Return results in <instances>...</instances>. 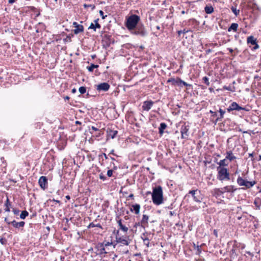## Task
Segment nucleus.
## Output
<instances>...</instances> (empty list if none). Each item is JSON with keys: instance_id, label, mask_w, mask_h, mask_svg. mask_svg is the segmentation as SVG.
Wrapping results in <instances>:
<instances>
[{"instance_id": "obj_57", "label": "nucleus", "mask_w": 261, "mask_h": 261, "mask_svg": "<svg viewBox=\"0 0 261 261\" xmlns=\"http://www.w3.org/2000/svg\"><path fill=\"white\" fill-rule=\"evenodd\" d=\"M102 155L104 156L105 159H108V156H107V155L105 153H103L101 155H99V157L100 158V156H101Z\"/></svg>"}, {"instance_id": "obj_15", "label": "nucleus", "mask_w": 261, "mask_h": 261, "mask_svg": "<svg viewBox=\"0 0 261 261\" xmlns=\"http://www.w3.org/2000/svg\"><path fill=\"white\" fill-rule=\"evenodd\" d=\"M193 200H194V201H195L196 202H198V203L201 202V201L203 199V197L201 194L200 191H198L197 192V193L195 195V196H194L193 197Z\"/></svg>"}, {"instance_id": "obj_27", "label": "nucleus", "mask_w": 261, "mask_h": 261, "mask_svg": "<svg viewBox=\"0 0 261 261\" xmlns=\"http://www.w3.org/2000/svg\"><path fill=\"white\" fill-rule=\"evenodd\" d=\"M247 42L248 44L250 43L252 45H254V44H256V42H257L256 39H255L253 36H250L247 37Z\"/></svg>"}, {"instance_id": "obj_35", "label": "nucleus", "mask_w": 261, "mask_h": 261, "mask_svg": "<svg viewBox=\"0 0 261 261\" xmlns=\"http://www.w3.org/2000/svg\"><path fill=\"white\" fill-rule=\"evenodd\" d=\"M5 205L6 206V208L5 209V212H9L10 211V209L9 208V206L11 205V204H10V203L9 202V198L8 197H7L6 201V202L5 203Z\"/></svg>"}, {"instance_id": "obj_40", "label": "nucleus", "mask_w": 261, "mask_h": 261, "mask_svg": "<svg viewBox=\"0 0 261 261\" xmlns=\"http://www.w3.org/2000/svg\"><path fill=\"white\" fill-rule=\"evenodd\" d=\"M167 83H172L173 85L175 84L178 85L177 79L175 80L174 78H170L167 80Z\"/></svg>"}, {"instance_id": "obj_44", "label": "nucleus", "mask_w": 261, "mask_h": 261, "mask_svg": "<svg viewBox=\"0 0 261 261\" xmlns=\"http://www.w3.org/2000/svg\"><path fill=\"white\" fill-rule=\"evenodd\" d=\"M190 30H187L186 29H184L183 30H180L177 32V33L179 36H180L181 34H186L188 33Z\"/></svg>"}, {"instance_id": "obj_28", "label": "nucleus", "mask_w": 261, "mask_h": 261, "mask_svg": "<svg viewBox=\"0 0 261 261\" xmlns=\"http://www.w3.org/2000/svg\"><path fill=\"white\" fill-rule=\"evenodd\" d=\"M96 221H97V220H95L94 222L90 223L89 224V225L87 226V228L89 229L92 227H96L100 228L101 229H103L102 227L101 226V225H100V223L95 224L94 223L95 222H96Z\"/></svg>"}, {"instance_id": "obj_11", "label": "nucleus", "mask_w": 261, "mask_h": 261, "mask_svg": "<svg viewBox=\"0 0 261 261\" xmlns=\"http://www.w3.org/2000/svg\"><path fill=\"white\" fill-rule=\"evenodd\" d=\"M39 185L41 189L45 190L47 187V178L46 176H42L38 181Z\"/></svg>"}, {"instance_id": "obj_50", "label": "nucleus", "mask_w": 261, "mask_h": 261, "mask_svg": "<svg viewBox=\"0 0 261 261\" xmlns=\"http://www.w3.org/2000/svg\"><path fill=\"white\" fill-rule=\"evenodd\" d=\"M99 14H100V16H101L102 19H105L107 16V15L104 16L103 12L102 10L99 11Z\"/></svg>"}, {"instance_id": "obj_60", "label": "nucleus", "mask_w": 261, "mask_h": 261, "mask_svg": "<svg viewBox=\"0 0 261 261\" xmlns=\"http://www.w3.org/2000/svg\"><path fill=\"white\" fill-rule=\"evenodd\" d=\"M91 129L94 130V131H97V130H98V129L97 127H95L94 126H92L91 127Z\"/></svg>"}, {"instance_id": "obj_3", "label": "nucleus", "mask_w": 261, "mask_h": 261, "mask_svg": "<svg viewBox=\"0 0 261 261\" xmlns=\"http://www.w3.org/2000/svg\"><path fill=\"white\" fill-rule=\"evenodd\" d=\"M132 34L144 37L148 35V32L142 22H140L133 30L130 31Z\"/></svg>"}, {"instance_id": "obj_55", "label": "nucleus", "mask_w": 261, "mask_h": 261, "mask_svg": "<svg viewBox=\"0 0 261 261\" xmlns=\"http://www.w3.org/2000/svg\"><path fill=\"white\" fill-rule=\"evenodd\" d=\"M254 46L253 47V49L256 50L259 48V45L257 44V42H256V44H254Z\"/></svg>"}, {"instance_id": "obj_31", "label": "nucleus", "mask_w": 261, "mask_h": 261, "mask_svg": "<svg viewBox=\"0 0 261 261\" xmlns=\"http://www.w3.org/2000/svg\"><path fill=\"white\" fill-rule=\"evenodd\" d=\"M118 134V131L116 130H110L109 132V136L112 139H114Z\"/></svg>"}, {"instance_id": "obj_23", "label": "nucleus", "mask_w": 261, "mask_h": 261, "mask_svg": "<svg viewBox=\"0 0 261 261\" xmlns=\"http://www.w3.org/2000/svg\"><path fill=\"white\" fill-rule=\"evenodd\" d=\"M219 112L220 113V115L219 117H217L215 120V124L220 121H221L222 118L224 117V115L225 113V111L223 110L222 109L220 108Z\"/></svg>"}, {"instance_id": "obj_1", "label": "nucleus", "mask_w": 261, "mask_h": 261, "mask_svg": "<svg viewBox=\"0 0 261 261\" xmlns=\"http://www.w3.org/2000/svg\"><path fill=\"white\" fill-rule=\"evenodd\" d=\"M152 200L153 203L156 205H160L163 203V192L161 186H158L153 188Z\"/></svg>"}, {"instance_id": "obj_63", "label": "nucleus", "mask_w": 261, "mask_h": 261, "mask_svg": "<svg viewBox=\"0 0 261 261\" xmlns=\"http://www.w3.org/2000/svg\"><path fill=\"white\" fill-rule=\"evenodd\" d=\"M259 200H260V199L259 198H258L257 199H255V200H254V204L257 205V201H259Z\"/></svg>"}, {"instance_id": "obj_30", "label": "nucleus", "mask_w": 261, "mask_h": 261, "mask_svg": "<svg viewBox=\"0 0 261 261\" xmlns=\"http://www.w3.org/2000/svg\"><path fill=\"white\" fill-rule=\"evenodd\" d=\"M202 245H199L193 243V247L195 249L197 250L196 254L199 255L201 253V247Z\"/></svg>"}, {"instance_id": "obj_53", "label": "nucleus", "mask_w": 261, "mask_h": 261, "mask_svg": "<svg viewBox=\"0 0 261 261\" xmlns=\"http://www.w3.org/2000/svg\"><path fill=\"white\" fill-rule=\"evenodd\" d=\"M84 8H87V7H91L92 8V9H94L95 8L94 5H87V4H84Z\"/></svg>"}, {"instance_id": "obj_37", "label": "nucleus", "mask_w": 261, "mask_h": 261, "mask_svg": "<svg viewBox=\"0 0 261 261\" xmlns=\"http://www.w3.org/2000/svg\"><path fill=\"white\" fill-rule=\"evenodd\" d=\"M28 215L29 213L27 211H23L20 215V218L22 219H24Z\"/></svg>"}, {"instance_id": "obj_59", "label": "nucleus", "mask_w": 261, "mask_h": 261, "mask_svg": "<svg viewBox=\"0 0 261 261\" xmlns=\"http://www.w3.org/2000/svg\"><path fill=\"white\" fill-rule=\"evenodd\" d=\"M96 29H100L101 28V25L99 23L94 24Z\"/></svg>"}, {"instance_id": "obj_51", "label": "nucleus", "mask_w": 261, "mask_h": 261, "mask_svg": "<svg viewBox=\"0 0 261 261\" xmlns=\"http://www.w3.org/2000/svg\"><path fill=\"white\" fill-rule=\"evenodd\" d=\"M210 113L212 114V117H217V113L216 112H214L212 110H210Z\"/></svg>"}, {"instance_id": "obj_25", "label": "nucleus", "mask_w": 261, "mask_h": 261, "mask_svg": "<svg viewBox=\"0 0 261 261\" xmlns=\"http://www.w3.org/2000/svg\"><path fill=\"white\" fill-rule=\"evenodd\" d=\"M167 126V124L164 122H162L160 124V127L159 128V132L161 135L163 134L164 132V131L166 128Z\"/></svg>"}, {"instance_id": "obj_26", "label": "nucleus", "mask_w": 261, "mask_h": 261, "mask_svg": "<svg viewBox=\"0 0 261 261\" xmlns=\"http://www.w3.org/2000/svg\"><path fill=\"white\" fill-rule=\"evenodd\" d=\"M177 82H178V85L179 86H182V85H184L186 87H191L192 85L188 84L187 83L185 82V81H182L180 78L177 77Z\"/></svg>"}, {"instance_id": "obj_36", "label": "nucleus", "mask_w": 261, "mask_h": 261, "mask_svg": "<svg viewBox=\"0 0 261 261\" xmlns=\"http://www.w3.org/2000/svg\"><path fill=\"white\" fill-rule=\"evenodd\" d=\"M139 226L141 227L143 229H145L146 228L144 226V225H143V224L141 223V221L135 223V224H134L133 227H134V228H135L136 230L137 227H139Z\"/></svg>"}, {"instance_id": "obj_33", "label": "nucleus", "mask_w": 261, "mask_h": 261, "mask_svg": "<svg viewBox=\"0 0 261 261\" xmlns=\"http://www.w3.org/2000/svg\"><path fill=\"white\" fill-rule=\"evenodd\" d=\"M215 194L218 196H221L222 194L225 193L224 190L220 189H215L214 190Z\"/></svg>"}, {"instance_id": "obj_56", "label": "nucleus", "mask_w": 261, "mask_h": 261, "mask_svg": "<svg viewBox=\"0 0 261 261\" xmlns=\"http://www.w3.org/2000/svg\"><path fill=\"white\" fill-rule=\"evenodd\" d=\"M246 253L248 254L249 255H250L251 257H253V254L252 252H250L249 251H246Z\"/></svg>"}, {"instance_id": "obj_24", "label": "nucleus", "mask_w": 261, "mask_h": 261, "mask_svg": "<svg viewBox=\"0 0 261 261\" xmlns=\"http://www.w3.org/2000/svg\"><path fill=\"white\" fill-rule=\"evenodd\" d=\"M239 25L237 23H232L230 26L228 28V32H231V31L236 32L238 31Z\"/></svg>"}, {"instance_id": "obj_6", "label": "nucleus", "mask_w": 261, "mask_h": 261, "mask_svg": "<svg viewBox=\"0 0 261 261\" xmlns=\"http://www.w3.org/2000/svg\"><path fill=\"white\" fill-rule=\"evenodd\" d=\"M94 250L96 254L100 257L105 256L107 253L104 247V242L97 243L94 247Z\"/></svg>"}, {"instance_id": "obj_54", "label": "nucleus", "mask_w": 261, "mask_h": 261, "mask_svg": "<svg viewBox=\"0 0 261 261\" xmlns=\"http://www.w3.org/2000/svg\"><path fill=\"white\" fill-rule=\"evenodd\" d=\"M13 212L14 213V214L15 215H18V214H19V210H18V209H15V208H14V209L13 210Z\"/></svg>"}, {"instance_id": "obj_14", "label": "nucleus", "mask_w": 261, "mask_h": 261, "mask_svg": "<svg viewBox=\"0 0 261 261\" xmlns=\"http://www.w3.org/2000/svg\"><path fill=\"white\" fill-rule=\"evenodd\" d=\"M230 106L231 108V109L232 111L236 110L238 111H248L247 109H246L245 107H242L240 106L236 102H232L230 105Z\"/></svg>"}, {"instance_id": "obj_62", "label": "nucleus", "mask_w": 261, "mask_h": 261, "mask_svg": "<svg viewBox=\"0 0 261 261\" xmlns=\"http://www.w3.org/2000/svg\"><path fill=\"white\" fill-rule=\"evenodd\" d=\"M5 221L8 224H11V222H9L7 219V218H5Z\"/></svg>"}, {"instance_id": "obj_39", "label": "nucleus", "mask_w": 261, "mask_h": 261, "mask_svg": "<svg viewBox=\"0 0 261 261\" xmlns=\"http://www.w3.org/2000/svg\"><path fill=\"white\" fill-rule=\"evenodd\" d=\"M231 10L232 12L234 13V14L236 16H237L239 15L240 10H237L236 7L232 6L231 7Z\"/></svg>"}, {"instance_id": "obj_18", "label": "nucleus", "mask_w": 261, "mask_h": 261, "mask_svg": "<svg viewBox=\"0 0 261 261\" xmlns=\"http://www.w3.org/2000/svg\"><path fill=\"white\" fill-rule=\"evenodd\" d=\"M11 224L15 228L23 227L25 224L24 222L21 221L19 222H16L15 220H13L11 222Z\"/></svg>"}, {"instance_id": "obj_5", "label": "nucleus", "mask_w": 261, "mask_h": 261, "mask_svg": "<svg viewBox=\"0 0 261 261\" xmlns=\"http://www.w3.org/2000/svg\"><path fill=\"white\" fill-rule=\"evenodd\" d=\"M217 170L218 171L217 178L218 180L223 181L230 179L229 173L227 168L223 167H218Z\"/></svg>"}, {"instance_id": "obj_9", "label": "nucleus", "mask_w": 261, "mask_h": 261, "mask_svg": "<svg viewBox=\"0 0 261 261\" xmlns=\"http://www.w3.org/2000/svg\"><path fill=\"white\" fill-rule=\"evenodd\" d=\"M110 88V85L106 82L101 83L96 86V90L98 92L103 91L106 92L108 91Z\"/></svg>"}, {"instance_id": "obj_4", "label": "nucleus", "mask_w": 261, "mask_h": 261, "mask_svg": "<svg viewBox=\"0 0 261 261\" xmlns=\"http://www.w3.org/2000/svg\"><path fill=\"white\" fill-rule=\"evenodd\" d=\"M237 182L239 186L243 187L242 189H248L253 187L256 184V181L254 180H247L246 179L243 178V177L239 175L237 179Z\"/></svg>"}, {"instance_id": "obj_12", "label": "nucleus", "mask_w": 261, "mask_h": 261, "mask_svg": "<svg viewBox=\"0 0 261 261\" xmlns=\"http://www.w3.org/2000/svg\"><path fill=\"white\" fill-rule=\"evenodd\" d=\"M73 25L75 28L73 30V33L74 34L76 35L84 32V29L83 25L80 24L76 22H73Z\"/></svg>"}, {"instance_id": "obj_38", "label": "nucleus", "mask_w": 261, "mask_h": 261, "mask_svg": "<svg viewBox=\"0 0 261 261\" xmlns=\"http://www.w3.org/2000/svg\"><path fill=\"white\" fill-rule=\"evenodd\" d=\"M73 37V34H69V35H67L66 37L65 38H64L63 39V41L65 43L66 42H70L71 41V37Z\"/></svg>"}, {"instance_id": "obj_45", "label": "nucleus", "mask_w": 261, "mask_h": 261, "mask_svg": "<svg viewBox=\"0 0 261 261\" xmlns=\"http://www.w3.org/2000/svg\"><path fill=\"white\" fill-rule=\"evenodd\" d=\"M113 170L109 169L107 171V175L108 177H112L113 176Z\"/></svg>"}, {"instance_id": "obj_10", "label": "nucleus", "mask_w": 261, "mask_h": 261, "mask_svg": "<svg viewBox=\"0 0 261 261\" xmlns=\"http://www.w3.org/2000/svg\"><path fill=\"white\" fill-rule=\"evenodd\" d=\"M189 125H186L185 124L181 126L180 128V133L181 134V138L184 139H188L189 137Z\"/></svg>"}, {"instance_id": "obj_43", "label": "nucleus", "mask_w": 261, "mask_h": 261, "mask_svg": "<svg viewBox=\"0 0 261 261\" xmlns=\"http://www.w3.org/2000/svg\"><path fill=\"white\" fill-rule=\"evenodd\" d=\"M199 190H198L197 189L196 190H190L189 192V194H191L192 196V197L195 196V195L197 193V192Z\"/></svg>"}, {"instance_id": "obj_7", "label": "nucleus", "mask_w": 261, "mask_h": 261, "mask_svg": "<svg viewBox=\"0 0 261 261\" xmlns=\"http://www.w3.org/2000/svg\"><path fill=\"white\" fill-rule=\"evenodd\" d=\"M119 230H117L116 234V241L117 243L121 244L123 245H128L129 242L126 240V237H120L119 236Z\"/></svg>"}, {"instance_id": "obj_34", "label": "nucleus", "mask_w": 261, "mask_h": 261, "mask_svg": "<svg viewBox=\"0 0 261 261\" xmlns=\"http://www.w3.org/2000/svg\"><path fill=\"white\" fill-rule=\"evenodd\" d=\"M98 67V65H95L92 63L90 66L87 67V69L89 72H92L94 68H97Z\"/></svg>"}, {"instance_id": "obj_19", "label": "nucleus", "mask_w": 261, "mask_h": 261, "mask_svg": "<svg viewBox=\"0 0 261 261\" xmlns=\"http://www.w3.org/2000/svg\"><path fill=\"white\" fill-rule=\"evenodd\" d=\"M117 223H118V226L119 227V229L121 230L124 232H127L128 228L127 227H126L125 225H124L122 224L121 219H119L117 221Z\"/></svg>"}, {"instance_id": "obj_64", "label": "nucleus", "mask_w": 261, "mask_h": 261, "mask_svg": "<svg viewBox=\"0 0 261 261\" xmlns=\"http://www.w3.org/2000/svg\"><path fill=\"white\" fill-rule=\"evenodd\" d=\"M8 2L9 4H12L15 2V0H9Z\"/></svg>"}, {"instance_id": "obj_46", "label": "nucleus", "mask_w": 261, "mask_h": 261, "mask_svg": "<svg viewBox=\"0 0 261 261\" xmlns=\"http://www.w3.org/2000/svg\"><path fill=\"white\" fill-rule=\"evenodd\" d=\"M223 89L225 90H227L228 91H232V92L234 91V90L232 89L231 87L230 86H224L223 87Z\"/></svg>"}, {"instance_id": "obj_49", "label": "nucleus", "mask_w": 261, "mask_h": 261, "mask_svg": "<svg viewBox=\"0 0 261 261\" xmlns=\"http://www.w3.org/2000/svg\"><path fill=\"white\" fill-rule=\"evenodd\" d=\"M88 29H93L94 31H96V28L93 23H91L88 28Z\"/></svg>"}, {"instance_id": "obj_29", "label": "nucleus", "mask_w": 261, "mask_h": 261, "mask_svg": "<svg viewBox=\"0 0 261 261\" xmlns=\"http://www.w3.org/2000/svg\"><path fill=\"white\" fill-rule=\"evenodd\" d=\"M204 11L206 14H210L214 12V8L211 5H206L204 8Z\"/></svg>"}, {"instance_id": "obj_21", "label": "nucleus", "mask_w": 261, "mask_h": 261, "mask_svg": "<svg viewBox=\"0 0 261 261\" xmlns=\"http://www.w3.org/2000/svg\"><path fill=\"white\" fill-rule=\"evenodd\" d=\"M226 159L232 161L236 159V157L232 154V152L231 150L226 152Z\"/></svg>"}, {"instance_id": "obj_17", "label": "nucleus", "mask_w": 261, "mask_h": 261, "mask_svg": "<svg viewBox=\"0 0 261 261\" xmlns=\"http://www.w3.org/2000/svg\"><path fill=\"white\" fill-rule=\"evenodd\" d=\"M140 205L139 204L136 203L132 205L130 209V212H134L136 214L138 215L140 213Z\"/></svg>"}, {"instance_id": "obj_42", "label": "nucleus", "mask_w": 261, "mask_h": 261, "mask_svg": "<svg viewBox=\"0 0 261 261\" xmlns=\"http://www.w3.org/2000/svg\"><path fill=\"white\" fill-rule=\"evenodd\" d=\"M202 81L207 86H209L210 85V83L209 82V79H208V78L207 77L204 76L202 78Z\"/></svg>"}, {"instance_id": "obj_16", "label": "nucleus", "mask_w": 261, "mask_h": 261, "mask_svg": "<svg viewBox=\"0 0 261 261\" xmlns=\"http://www.w3.org/2000/svg\"><path fill=\"white\" fill-rule=\"evenodd\" d=\"M225 192L233 193L237 191V188L234 186H227L222 188Z\"/></svg>"}, {"instance_id": "obj_58", "label": "nucleus", "mask_w": 261, "mask_h": 261, "mask_svg": "<svg viewBox=\"0 0 261 261\" xmlns=\"http://www.w3.org/2000/svg\"><path fill=\"white\" fill-rule=\"evenodd\" d=\"M111 164H113V168H112V169H113V171H114V170H117V166L115 165V164H114V163H111Z\"/></svg>"}, {"instance_id": "obj_20", "label": "nucleus", "mask_w": 261, "mask_h": 261, "mask_svg": "<svg viewBox=\"0 0 261 261\" xmlns=\"http://www.w3.org/2000/svg\"><path fill=\"white\" fill-rule=\"evenodd\" d=\"M148 220L149 217L147 215H143L142 220H141V223L143 224L145 227L148 226Z\"/></svg>"}, {"instance_id": "obj_52", "label": "nucleus", "mask_w": 261, "mask_h": 261, "mask_svg": "<svg viewBox=\"0 0 261 261\" xmlns=\"http://www.w3.org/2000/svg\"><path fill=\"white\" fill-rule=\"evenodd\" d=\"M113 242H106V243H105L104 242V247H107V246H110L111 245H113Z\"/></svg>"}, {"instance_id": "obj_32", "label": "nucleus", "mask_w": 261, "mask_h": 261, "mask_svg": "<svg viewBox=\"0 0 261 261\" xmlns=\"http://www.w3.org/2000/svg\"><path fill=\"white\" fill-rule=\"evenodd\" d=\"M226 158L223 159V160H221L220 161V162L219 163H218V164L219 165V167H224L225 166H228V163H226Z\"/></svg>"}, {"instance_id": "obj_61", "label": "nucleus", "mask_w": 261, "mask_h": 261, "mask_svg": "<svg viewBox=\"0 0 261 261\" xmlns=\"http://www.w3.org/2000/svg\"><path fill=\"white\" fill-rule=\"evenodd\" d=\"M226 110L228 112H230L231 111H232L231 108L230 106L228 107V108H227Z\"/></svg>"}, {"instance_id": "obj_22", "label": "nucleus", "mask_w": 261, "mask_h": 261, "mask_svg": "<svg viewBox=\"0 0 261 261\" xmlns=\"http://www.w3.org/2000/svg\"><path fill=\"white\" fill-rule=\"evenodd\" d=\"M141 239L143 240L144 245H145L147 247L149 246V239L146 236L145 233H143L141 236Z\"/></svg>"}, {"instance_id": "obj_47", "label": "nucleus", "mask_w": 261, "mask_h": 261, "mask_svg": "<svg viewBox=\"0 0 261 261\" xmlns=\"http://www.w3.org/2000/svg\"><path fill=\"white\" fill-rule=\"evenodd\" d=\"M99 178L103 181H105L107 179V177L106 176H105L103 173H101L99 175Z\"/></svg>"}, {"instance_id": "obj_13", "label": "nucleus", "mask_w": 261, "mask_h": 261, "mask_svg": "<svg viewBox=\"0 0 261 261\" xmlns=\"http://www.w3.org/2000/svg\"><path fill=\"white\" fill-rule=\"evenodd\" d=\"M154 102L152 100H146L143 102L142 109L143 111H148L152 107Z\"/></svg>"}, {"instance_id": "obj_2", "label": "nucleus", "mask_w": 261, "mask_h": 261, "mask_svg": "<svg viewBox=\"0 0 261 261\" xmlns=\"http://www.w3.org/2000/svg\"><path fill=\"white\" fill-rule=\"evenodd\" d=\"M140 17L136 14H132L126 19L125 27L130 32L140 23Z\"/></svg>"}, {"instance_id": "obj_48", "label": "nucleus", "mask_w": 261, "mask_h": 261, "mask_svg": "<svg viewBox=\"0 0 261 261\" xmlns=\"http://www.w3.org/2000/svg\"><path fill=\"white\" fill-rule=\"evenodd\" d=\"M0 243L2 245H6L7 243V240H6V239H5L4 238H0Z\"/></svg>"}, {"instance_id": "obj_8", "label": "nucleus", "mask_w": 261, "mask_h": 261, "mask_svg": "<svg viewBox=\"0 0 261 261\" xmlns=\"http://www.w3.org/2000/svg\"><path fill=\"white\" fill-rule=\"evenodd\" d=\"M102 42L103 47L107 48L110 46L112 41V36L109 34H104L102 36Z\"/></svg>"}, {"instance_id": "obj_41", "label": "nucleus", "mask_w": 261, "mask_h": 261, "mask_svg": "<svg viewBox=\"0 0 261 261\" xmlns=\"http://www.w3.org/2000/svg\"><path fill=\"white\" fill-rule=\"evenodd\" d=\"M79 90L81 94H83L86 92V87L84 86L80 87Z\"/></svg>"}]
</instances>
